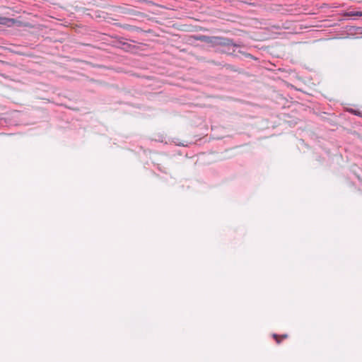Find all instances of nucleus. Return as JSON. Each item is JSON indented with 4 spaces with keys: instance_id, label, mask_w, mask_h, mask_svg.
Instances as JSON below:
<instances>
[{
    "instance_id": "nucleus-2",
    "label": "nucleus",
    "mask_w": 362,
    "mask_h": 362,
    "mask_svg": "<svg viewBox=\"0 0 362 362\" xmlns=\"http://www.w3.org/2000/svg\"><path fill=\"white\" fill-rule=\"evenodd\" d=\"M346 16H350V17H352V16H359V17H361L362 16V11H349L346 13Z\"/></svg>"
},
{
    "instance_id": "nucleus-5",
    "label": "nucleus",
    "mask_w": 362,
    "mask_h": 362,
    "mask_svg": "<svg viewBox=\"0 0 362 362\" xmlns=\"http://www.w3.org/2000/svg\"><path fill=\"white\" fill-rule=\"evenodd\" d=\"M349 112H351V113L354 114V115H359V112H358V111L354 110H353V109H351V110H349Z\"/></svg>"
},
{
    "instance_id": "nucleus-3",
    "label": "nucleus",
    "mask_w": 362,
    "mask_h": 362,
    "mask_svg": "<svg viewBox=\"0 0 362 362\" xmlns=\"http://www.w3.org/2000/svg\"><path fill=\"white\" fill-rule=\"evenodd\" d=\"M215 38L220 40V42H219L220 44L226 45H231V41L228 39H224V38H221V37H215Z\"/></svg>"
},
{
    "instance_id": "nucleus-6",
    "label": "nucleus",
    "mask_w": 362,
    "mask_h": 362,
    "mask_svg": "<svg viewBox=\"0 0 362 362\" xmlns=\"http://www.w3.org/2000/svg\"><path fill=\"white\" fill-rule=\"evenodd\" d=\"M280 337V339H281L282 340L286 339L288 337V335L287 334H282V335H279Z\"/></svg>"
},
{
    "instance_id": "nucleus-1",
    "label": "nucleus",
    "mask_w": 362,
    "mask_h": 362,
    "mask_svg": "<svg viewBox=\"0 0 362 362\" xmlns=\"http://www.w3.org/2000/svg\"><path fill=\"white\" fill-rule=\"evenodd\" d=\"M16 23V21L13 18H9L6 17H0V24L6 25L8 27L13 26Z\"/></svg>"
},
{
    "instance_id": "nucleus-4",
    "label": "nucleus",
    "mask_w": 362,
    "mask_h": 362,
    "mask_svg": "<svg viewBox=\"0 0 362 362\" xmlns=\"http://www.w3.org/2000/svg\"><path fill=\"white\" fill-rule=\"evenodd\" d=\"M273 337H274V339H275V341H276V342L277 344H280V343L281 342V341H282V339H280L279 335H278V334H273Z\"/></svg>"
}]
</instances>
